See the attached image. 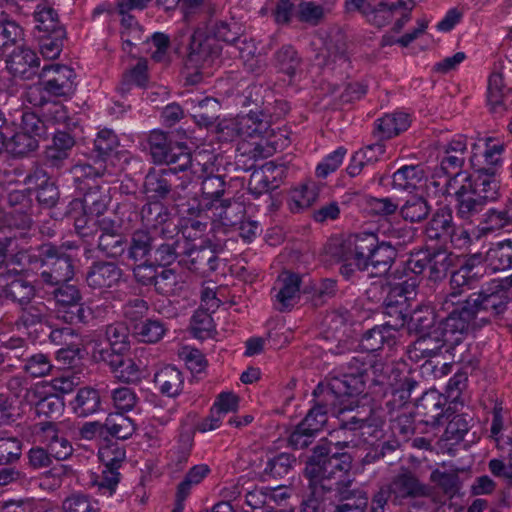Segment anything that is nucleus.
<instances>
[{
	"label": "nucleus",
	"instance_id": "nucleus-52",
	"mask_svg": "<svg viewBox=\"0 0 512 512\" xmlns=\"http://www.w3.org/2000/svg\"><path fill=\"white\" fill-rule=\"evenodd\" d=\"M161 271L158 273L155 289L159 294L170 296L175 295L181 286V276L176 272L175 268L160 267Z\"/></svg>",
	"mask_w": 512,
	"mask_h": 512
},
{
	"label": "nucleus",
	"instance_id": "nucleus-40",
	"mask_svg": "<svg viewBox=\"0 0 512 512\" xmlns=\"http://www.w3.org/2000/svg\"><path fill=\"white\" fill-rule=\"evenodd\" d=\"M99 392L91 387L80 388L74 401V411L81 417L89 416L100 408Z\"/></svg>",
	"mask_w": 512,
	"mask_h": 512
},
{
	"label": "nucleus",
	"instance_id": "nucleus-9",
	"mask_svg": "<svg viewBox=\"0 0 512 512\" xmlns=\"http://www.w3.org/2000/svg\"><path fill=\"white\" fill-rule=\"evenodd\" d=\"M221 49L215 38L197 29L190 36L187 65L196 69L210 67L219 58Z\"/></svg>",
	"mask_w": 512,
	"mask_h": 512
},
{
	"label": "nucleus",
	"instance_id": "nucleus-11",
	"mask_svg": "<svg viewBox=\"0 0 512 512\" xmlns=\"http://www.w3.org/2000/svg\"><path fill=\"white\" fill-rule=\"evenodd\" d=\"M285 175L286 166L284 164L267 162L258 169H254L248 182V190L255 197H259L277 189Z\"/></svg>",
	"mask_w": 512,
	"mask_h": 512
},
{
	"label": "nucleus",
	"instance_id": "nucleus-26",
	"mask_svg": "<svg viewBox=\"0 0 512 512\" xmlns=\"http://www.w3.org/2000/svg\"><path fill=\"white\" fill-rule=\"evenodd\" d=\"M367 294L377 302H382L384 307L407 306L408 297L405 288L401 284L391 286L388 283L373 284Z\"/></svg>",
	"mask_w": 512,
	"mask_h": 512
},
{
	"label": "nucleus",
	"instance_id": "nucleus-17",
	"mask_svg": "<svg viewBox=\"0 0 512 512\" xmlns=\"http://www.w3.org/2000/svg\"><path fill=\"white\" fill-rule=\"evenodd\" d=\"M348 248H351L352 256H374L376 252H382L386 256L396 254L395 248L389 242H379L377 235L369 232L349 235Z\"/></svg>",
	"mask_w": 512,
	"mask_h": 512
},
{
	"label": "nucleus",
	"instance_id": "nucleus-54",
	"mask_svg": "<svg viewBox=\"0 0 512 512\" xmlns=\"http://www.w3.org/2000/svg\"><path fill=\"white\" fill-rule=\"evenodd\" d=\"M312 293V302L314 306H320L332 299L337 293V282L334 279L325 278L318 284L311 287H305L304 293Z\"/></svg>",
	"mask_w": 512,
	"mask_h": 512
},
{
	"label": "nucleus",
	"instance_id": "nucleus-27",
	"mask_svg": "<svg viewBox=\"0 0 512 512\" xmlns=\"http://www.w3.org/2000/svg\"><path fill=\"white\" fill-rule=\"evenodd\" d=\"M119 145L117 135L110 129H102L94 139V147L91 150L90 158L94 166L105 165L106 161L115 153Z\"/></svg>",
	"mask_w": 512,
	"mask_h": 512
},
{
	"label": "nucleus",
	"instance_id": "nucleus-23",
	"mask_svg": "<svg viewBox=\"0 0 512 512\" xmlns=\"http://www.w3.org/2000/svg\"><path fill=\"white\" fill-rule=\"evenodd\" d=\"M461 183V186L455 191L457 216L461 219L468 220L483 210L489 196H475L471 193V189L465 182Z\"/></svg>",
	"mask_w": 512,
	"mask_h": 512
},
{
	"label": "nucleus",
	"instance_id": "nucleus-62",
	"mask_svg": "<svg viewBox=\"0 0 512 512\" xmlns=\"http://www.w3.org/2000/svg\"><path fill=\"white\" fill-rule=\"evenodd\" d=\"M125 458V449L119 447L117 442L108 443L99 449V459L108 469H119Z\"/></svg>",
	"mask_w": 512,
	"mask_h": 512
},
{
	"label": "nucleus",
	"instance_id": "nucleus-57",
	"mask_svg": "<svg viewBox=\"0 0 512 512\" xmlns=\"http://www.w3.org/2000/svg\"><path fill=\"white\" fill-rule=\"evenodd\" d=\"M105 336L109 347L116 348L117 351L129 352L130 341L128 328L121 324H111L106 327Z\"/></svg>",
	"mask_w": 512,
	"mask_h": 512
},
{
	"label": "nucleus",
	"instance_id": "nucleus-13",
	"mask_svg": "<svg viewBox=\"0 0 512 512\" xmlns=\"http://www.w3.org/2000/svg\"><path fill=\"white\" fill-rule=\"evenodd\" d=\"M155 251L161 256L176 255L173 244L164 243L148 229H137L131 235L129 256H148Z\"/></svg>",
	"mask_w": 512,
	"mask_h": 512
},
{
	"label": "nucleus",
	"instance_id": "nucleus-36",
	"mask_svg": "<svg viewBox=\"0 0 512 512\" xmlns=\"http://www.w3.org/2000/svg\"><path fill=\"white\" fill-rule=\"evenodd\" d=\"M278 281L282 283V287L276 295L277 301L281 304L280 311L291 307L293 299L300 290L301 277L297 273L283 271L278 276Z\"/></svg>",
	"mask_w": 512,
	"mask_h": 512
},
{
	"label": "nucleus",
	"instance_id": "nucleus-6",
	"mask_svg": "<svg viewBox=\"0 0 512 512\" xmlns=\"http://www.w3.org/2000/svg\"><path fill=\"white\" fill-rule=\"evenodd\" d=\"M365 390V380L362 376H355L347 372L330 374L327 384L319 383L313 391V396H325L329 401H335L338 405L345 398H354Z\"/></svg>",
	"mask_w": 512,
	"mask_h": 512
},
{
	"label": "nucleus",
	"instance_id": "nucleus-58",
	"mask_svg": "<svg viewBox=\"0 0 512 512\" xmlns=\"http://www.w3.org/2000/svg\"><path fill=\"white\" fill-rule=\"evenodd\" d=\"M120 362L112 371L115 378L124 383H137L142 379L141 367L132 358L124 355Z\"/></svg>",
	"mask_w": 512,
	"mask_h": 512
},
{
	"label": "nucleus",
	"instance_id": "nucleus-34",
	"mask_svg": "<svg viewBox=\"0 0 512 512\" xmlns=\"http://www.w3.org/2000/svg\"><path fill=\"white\" fill-rule=\"evenodd\" d=\"M431 210L427 200L420 195L409 194L404 203L400 205L399 212L405 221L420 222L429 215Z\"/></svg>",
	"mask_w": 512,
	"mask_h": 512
},
{
	"label": "nucleus",
	"instance_id": "nucleus-51",
	"mask_svg": "<svg viewBox=\"0 0 512 512\" xmlns=\"http://www.w3.org/2000/svg\"><path fill=\"white\" fill-rule=\"evenodd\" d=\"M39 42V49L44 58L56 59L62 49L63 42L66 38V30L56 31V35H41L36 36Z\"/></svg>",
	"mask_w": 512,
	"mask_h": 512
},
{
	"label": "nucleus",
	"instance_id": "nucleus-38",
	"mask_svg": "<svg viewBox=\"0 0 512 512\" xmlns=\"http://www.w3.org/2000/svg\"><path fill=\"white\" fill-rule=\"evenodd\" d=\"M409 125L407 114L402 112L387 114L377 121L376 133L381 139H389L405 131Z\"/></svg>",
	"mask_w": 512,
	"mask_h": 512
},
{
	"label": "nucleus",
	"instance_id": "nucleus-7",
	"mask_svg": "<svg viewBox=\"0 0 512 512\" xmlns=\"http://www.w3.org/2000/svg\"><path fill=\"white\" fill-rule=\"evenodd\" d=\"M507 290L498 284L479 293H474L467 299L471 308L475 309V316L479 322H489L491 317L502 314L508 304Z\"/></svg>",
	"mask_w": 512,
	"mask_h": 512
},
{
	"label": "nucleus",
	"instance_id": "nucleus-48",
	"mask_svg": "<svg viewBox=\"0 0 512 512\" xmlns=\"http://www.w3.org/2000/svg\"><path fill=\"white\" fill-rule=\"evenodd\" d=\"M423 171L415 165L403 166L393 174L392 186L395 189L411 191L422 179Z\"/></svg>",
	"mask_w": 512,
	"mask_h": 512
},
{
	"label": "nucleus",
	"instance_id": "nucleus-14",
	"mask_svg": "<svg viewBox=\"0 0 512 512\" xmlns=\"http://www.w3.org/2000/svg\"><path fill=\"white\" fill-rule=\"evenodd\" d=\"M8 71L23 80H30L39 73L40 59L30 48H15L6 61Z\"/></svg>",
	"mask_w": 512,
	"mask_h": 512
},
{
	"label": "nucleus",
	"instance_id": "nucleus-15",
	"mask_svg": "<svg viewBox=\"0 0 512 512\" xmlns=\"http://www.w3.org/2000/svg\"><path fill=\"white\" fill-rule=\"evenodd\" d=\"M236 118L241 138L261 136L262 139L266 138L265 144L267 146L271 145L274 150L276 149L278 142L269 139L270 136L273 135V131H270L271 115L263 111H251L248 114L237 116Z\"/></svg>",
	"mask_w": 512,
	"mask_h": 512
},
{
	"label": "nucleus",
	"instance_id": "nucleus-53",
	"mask_svg": "<svg viewBox=\"0 0 512 512\" xmlns=\"http://www.w3.org/2000/svg\"><path fill=\"white\" fill-rule=\"evenodd\" d=\"M64 401L58 394H49L41 397L35 403V412L38 416L56 419L64 410Z\"/></svg>",
	"mask_w": 512,
	"mask_h": 512
},
{
	"label": "nucleus",
	"instance_id": "nucleus-46",
	"mask_svg": "<svg viewBox=\"0 0 512 512\" xmlns=\"http://www.w3.org/2000/svg\"><path fill=\"white\" fill-rule=\"evenodd\" d=\"M24 33L21 26L14 20H0V53L5 54L7 50L23 41Z\"/></svg>",
	"mask_w": 512,
	"mask_h": 512
},
{
	"label": "nucleus",
	"instance_id": "nucleus-49",
	"mask_svg": "<svg viewBox=\"0 0 512 512\" xmlns=\"http://www.w3.org/2000/svg\"><path fill=\"white\" fill-rule=\"evenodd\" d=\"M43 117H45L48 127L61 124L64 125V130L77 127V122L68 115L66 107L57 102L50 103L45 107Z\"/></svg>",
	"mask_w": 512,
	"mask_h": 512
},
{
	"label": "nucleus",
	"instance_id": "nucleus-2",
	"mask_svg": "<svg viewBox=\"0 0 512 512\" xmlns=\"http://www.w3.org/2000/svg\"><path fill=\"white\" fill-rule=\"evenodd\" d=\"M107 172L106 165L92 166L90 163H80L70 169L75 190L81 198L70 202L75 211H82L92 216H100L108 208L110 197L105 189L99 185L97 178L103 177Z\"/></svg>",
	"mask_w": 512,
	"mask_h": 512
},
{
	"label": "nucleus",
	"instance_id": "nucleus-24",
	"mask_svg": "<svg viewBox=\"0 0 512 512\" xmlns=\"http://www.w3.org/2000/svg\"><path fill=\"white\" fill-rule=\"evenodd\" d=\"M352 468L343 473L337 479H331L335 483V501L337 503H351L367 506L368 497L366 492L359 488H352L354 479L350 478Z\"/></svg>",
	"mask_w": 512,
	"mask_h": 512
},
{
	"label": "nucleus",
	"instance_id": "nucleus-43",
	"mask_svg": "<svg viewBox=\"0 0 512 512\" xmlns=\"http://www.w3.org/2000/svg\"><path fill=\"white\" fill-rule=\"evenodd\" d=\"M244 148V151L241 152L236 158V167L239 170L243 171H254L256 168V162L259 159L267 158L271 155V149L265 147L263 143H255L253 147L249 149L245 148V145L238 148V151H241Z\"/></svg>",
	"mask_w": 512,
	"mask_h": 512
},
{
	"label": "nucleus",
	"instance_id": "nucleus-20",
	"mask_svg": "<svg viewBox=\"0 0 512 512\" xmlns=\"http://www.w3.org/2000/svg\"><path fill=\"white\" fill-rule=\"evenodd\" d=\"M187 103L190 105L191 115L195 123L199 126L209 127L220 117L221 104L214 97L190 99Z\"/></svg>",
	"mask_w": 512,
	"mask_h": 512
},
{
	"label": "nucleus",
	"instance_id": "nucleus-22",
	"mask_svg": "<svg viewBox=\"0 0 512 512\" xmlns=\"http://www.w3.org/2000/svg\"><path fill=\"white\" fill-rule=\"evenodd\" d=\"M396 344V333L389 325L381 324L367 330L361 338L360 346L366 352H375L385 346L391 348Z\"/></svg>",
	"mask_w": 512,
	"mask_h": 512
},
{
	"label": "nucleus",
	"instance_id": "nucleus-44",
	"mask_svg": "<svg viewBox=\"0 0 512 512\" xmlns=\"http://www.w3.org/2000/svg\"><path fill=\"white\" fill-rule=\"evenodd\" d=\"M452 214L449 208L443 207L436 211L430 220L426 232L430 238L451 236L453 232Z\"/></svg>",
	"mask_w": 512,
	"mask_h": 512
},
{
	"label": "nucleus",
	"instance_id": "nucleus-1",
	"mask_svg": "<svg viewBox=\"0 0 512 512\" xmlns=\"http://www.w3.org/2000/svg\"><path fill=\"white\" fill-rule=\"evenodd\" d=\"M353 467V456L345 451H333V444L321 440L310 450L303 470L308 481L302 490L299 512H323V496L331 490L327 484Z\"/></svg>",
	"mask_w": 512,
	"mask_h": 512
},
{
	"label": "nucleus",
	"instance_id": "nucleus-3",
	"mask_svg": "<svg viewBox=\"0 0 512 512\" xmlns=\"http://www.w3.org/2000/svg\"><path fill=\"white\" fill-rule=\"evenodd\" d=\"M334 416L338 420V428L349 431H361L362 435L374 438L382 436L385 419L382 409L375 405H359L358 401L351 400L347 404L343 401L336 406Z\"/></svg>",
	"mask_w": 512,
	"mask_h": 512
},
{
	"label": "nucleus",
	"instance_id": "nucleus-59",
	"mask_svg": "<svg viewBox=\"0 0 512 512\" xmlns=\"http://www.w3.org/2000/svg\"><path fill=\"white\" fill-rule=\"evenodd\" d=\"M125 351H117L102 343H96L92 350V358L96 363H104L109 366L111 372L119 365L121 358L126 355Z\"/></svg>",
	"mask_w": 512,
	"mask_h": 512
},
{
	"label": "nucleus",
	"instance_id": "nucleus-39",
	"mask_svg": "<svg viewBox=\"0 0 512 512\" xmlns=\"http://www.w3.org/2000/svg\"><path fill=\"white\" fill-rule=\"evenodd\" d=\"M105 438L110 435L116 439L125 440L133 435L136 425L133 420L117 413L109 415L104 423Z\"/></svg>",
	"mask_w": 512,
	"mask_h": 512
},
{
	"label": "nucleus",
	"instance_id": "nucleus-29",
	"mask_svg": "<svg viewBox=\"0 0 512 512\" xmlns=\"http://www.w3.org/2000/svg\"><path fill=\"white\" fill-rule=\"evenodd\" d=\"M2 141L4 142L3 150L18 158L28 156L39 148V140L24 131L15 133L10 138H6L2 133Z\"/></svg>",
	"mask_w": 512,
	"mask_h": 512
},
{
	"label": "nucleus",
	"instance_id": "nucleus-25",
	"mask_svg": "<svg viewBox=\"0 0 512 512\" xmlns=\"http://www.w3.org/2000/svg\"><path fill=\"white\" fill-rule=\"evenodd\" d=\"M176 173L172 169H151L144 181L146 192L162 199L166 198L176 180Z\"/></svg>",
	"mask_w": 512,
	"mask_h": 512
},
{
	"label": "nucleus",
	"instance_id": "nucleus-10",
	"mask_svg": "<svg viewBox=\"0 0 512 512\" xmlns=\"http://www.w3.org/2000/svg\"><path fill=\"white\" fill-rule=\"evenodd\" d=\"M447 398L435 389H430L415 398L417 414L422 416V422L433 427L443 424L442 419H449L454 412L449 405L446 409Z\"/></svg>",
	"mask_w": 512,
	"mask_h": 512
},
{
	"label": "nucleus",
	"instance_id": "nucleus-63",
	"mask_svg": "<svg viewBox=\"0 0 512 512\" xmlns=\"http://www.w3.org/2000/svg\"><path fill=\"white\" fill-rule=\"evenodd\" d=\"M470 421H472V418L467 419L464 414L453 415L445 429L446 440L462 441L470 429Z\"/></svg>",
	"mask_w": 512,
	"mask_h": 512
},
{
	"label": "nucleus",
	"instance_id": "nucleus-30",
	"mask_svg": "<svg viewBox=\"0 0 512 512\" xmlns=\"http://www.w3.org/2000/svg\"><path fill=\"white\" fill-rule=\"evenodd\" d=\"M50 319L49 310L43 302L31 305H25L16 321L18 328L23 327L26 330H37V327L48 325Z\"/></svg>",
	"mask_w": 512,
	"mask_h": 512
},
{
	"label": "nucleus",
	"instance_id": "nucleus-16",
	"mask_svg": "<svg viewBox=\"0 0 512 512\" xmlns=\"http://www.w3.org/2000/svg\"><path fill=\"white\" fill-rule=\"evenodd\" d=\"M476 320L475 309L471 308L466 299L465 304L449 311L448 315L439 323L447 334L458 339L459 345L462 343L463 335L468 331L471 323Z\"/></svg>",
	"mask_w": 512,
	"mask_h": 512
},
{
	"label": "nucleus",
	"instance_id": "nucleus-37",
	"mask_svg": "<svg viewBox=\"0 0 512 512\" xmlns=\"http://www.w3.org/2000/svg\"><path fill=\"white\" fill-rule=\"evenodd\" d=\"M140 218L146 227L156 229L168 223L172 214L170 209L160 201L148 202L140 210Z\"/></svg>",
	"mask_w": 512,
	"mask_h": 512
},
{
	"label": "nucleus",
	"instance_id": "nucleus-47",
	"mask_svg": "<svg viewBox=\"0 0 512 512\" xmlns=\"http://www.w3.org/2000/svg\"><path fill=\"white\" fill-rule=\"evenodd\" d=\"M503 77L499 73H493L488 81V104L492 113L501 114L506 110Z\"/></svg>",
	"mask_w": 512,
	"mask_h": 512
},
{
	"label": "nucleus",
	"instance_id": "nucleus-19",
	"mask_svg": "<svg viewBox=\"0 0 512 512\" xmlns=\"http://www.w3.org/2000/svg\"><path fill=\"white\" fill-rule=\"evenodd\" d=\"M162 154L156 155L153 153L151 156L155 163L173 165L171 168L174 171H184L191 164V154L187 146L183 143L170 141L160 149Z\"/></svg>",
	"mask_w": 512,
	"mask_h": 512
},
{
	"label": "nucleus",
	"instance_id": "nucleus-60",
	"mask_svg": "<svg viewBox=\"0 0 512 512\" xmlns=\"http://www.w3.org/2000/svg\"><path fill=\"white\" fill-rule=\"evenodd\" d=\"M99 250L106 256H121L126 248L122 236L112 229V232H103L98 240Z\"/></svg>",
	"mask_w": 512,
	"mask_h": 512
},
{
	"label": "nucleus",
	"instance_id": "nucleus-42",
	"mask_svg": "<svg viewBox=\"0 0 512 512\" xmlns=\"http://www.w3.org/2000/svg\"><path fill=\"white\" fill-rule=\"evenodd\" d=\"M436 315L434 310L429 306H421L416 308L410 315L408 321V329L410 333L418 336L435 327Z\"/></svg>",
	"mask_w": 512,
	"mask_h": 512
},
{
	"label": "nucleus",
	"instance_id": "nucleus-33",
	"mask_svg": "<svg viewBox=\"0 0 512 512\" xmlns=\"http://www.w3.org/2000/svg\"><path fill=\"white\" fill-rule=\"evenodd\" d=\"M213 206L216 210L215 216L224 227L234 229L245 218L246 210L241 202L222 200L218 205L213 204Z\"/></svg>",
	"mask_w": 512,
	"mask_h": 512
},
{
	"label": "nucleus",
	"instance_id": "nucleus-45",
	"mask_svg": "<svg viewBox=\"0 0 512 512\" xmlns=\"http://www.w3.org/2000/svg\"><path fill=\"white\" fill-rule=\"evenodd\" d=\"M4 297L17 302L21 306L28 305L35 295L34 286L26 280L14 279L3 289Z\"/></svg>",
	"mask_w": 512,
	"mask_h": 512
},
{
	"label": "nucleus",
	"instance_id": "nucleus-61",
	"mask_svg": "<svg viewBox=\"0 0 512 512\" xmlns=\"http://www.w3.org/2000/svg\"><path fill=\"white\" fill-rule=\"evenodd\" d=\"M210 35L216 39V41H223L226 43L234 44L242 35V29L236 22H216L210 29Z\"/></svg>",
	"mask_w": 512,
	"mask_h": 512
},
{
	"label": "nucleus",
	"instance_id": "nucleus-31",
	"mask_svg": "<svg viewBox=\"0 0 512 512\" xmlns=\"http://www.w3.org/2000/svg\"><path fill=\"white\" fill-rule=\"evenodd\" d=\"M34 19L36 22L35 36L56 35V31L65 30L58 19V13L46 4L37 6Z\"/></svg>",
	"mask_w": 512,
	"mask_h": 512
},
{
	"label": "nucleus",
	"instance_id": "nucleus-4",
	"mask_svg": "<svg viewBox=\"0 0 512 512\" xmlns=\"http://www.w3.org/2000/svg\"><path fill=\"white\" fill-rule=\"evenodd\" d=\"M39 83L31 87L28 92L29 102L33 105H44L46 100L43 96L37 100L34 96L41 91L54 97L71 96L76 89L74 82L76 74L74 70L66 65L50 64L45 65L39 74Z\"/></svg>",
	"mask_w": 512,
	"mask_h": 512
},
{
	"label": "nucleus",
	"instance_id": "nucleus-64",
	"mask_svg": "<svg viewBox=\"0 0 512 512\" xmlns=\"http://www.w3.org/2000/svg\"><path fill=\"white\" fill-rule=\"evenodd\" d=\"M22 368L32 377H43L50 372L52 365L47 355L38 353L33 355L29 354L28 357L25 358Z\"/></svg>",
	"mask_w": 512,
	"mask_h": 512
},
{
	"label": "nucleus",
	"instance_id": "nucleus-18",
	"mask_svg": "<svg viewBox=\"0 0 512 512\" xmlns=\"http://www.w3.org/2000/svg\"><path fill=\"white\" fill-rule=\"evenodd\" d=\"M121 275V269L114 262L98 261L87 272L86 281L93 289L111 288Z\"/></svg>",
	"mask_w": 512,
	"mask_h": 512
},
{
	"label": "nucleus",
	"instance_id": "nucleus-12",
	"mask_svg": "<svg viewBox=\"0 0 512 512\" xmlns=\"http://www.w3.org/2000/svg\"><path fill=\"white\" fill-rule=\"evenodd\" d=\"M458 346V339L452 338L442 329L440 323H437L431 330L421 334L414 342V348L424 357H434L439 355L444 349L446 353L452 354Z\"/></svg>",
	"mask_w": 512,
	"mask_h": 512
},
{
	"label": "nucleus",
	"instance_id": "nucleus-5",
	"mask_svg": "<svg viewBox=\"0 0 512 512\" xmlns=\"http://www.w3.org/2000/svg\"><path fill=\"white\" fill-rule=\"evenodd\" d=\"M379 490L395 506H402L408 504V501L430 495L429 486L423 483L414 472L403 467L383 483Z\"/></svg>",
	"mask_w": 512,
	"mask_h": 512
},
{
	"label": "nucleus",
	"instance_id": "nucleus-41",
	"mask_svg": "<svg viewBox=\"0 0 512 512\" xmlns=\"http://www.w3.org/2000/svg\"><path fill=\"white\" fill-rule=\"evenodd\" d=\"M274 61L276 67L290 78L295 76L302 64L298 52L291 45H284L278 49L274 54Z\"/></svg>",
	"mask_w": 512,
	"mask_h": 512
},
{
	"label": "nucleus",
	"instance_id": "nucleus-21",
	"mask_svg": "<svg viewBox=\"0 0 512 512\" xmlns=\"http://www.w3.org/2000/svg\"><path fill=\"white\" fill-rule=\"evenodd\" d=\"M314 397L315 401L313 407L299 424L301 427L308 429V431L318 433L327 423L328 413L331 412L334 415L337 403L335 401H329L325 396Z\"/></svg>",
	"mask_w": 512,
	"mask_h": 512
},
{
	"label": "nucleus",
	"instance_id": "nucleus-56",
	"mask_svg": "<svg viewBox=\"0 0 512 512\" xmlns=\"http://www.w3.org/2000/svg\"><path fill=\"white\" fill-rule=\"evenodd\" d=\"M208 311L204 307H200L192 317L191 329L193 335L197 338L211 337L212 333L215 332L214 321Z\"/></svg>",
	"mask_w": 512,
	"mask_h": 512
},
{
	"label": "nucleus",
	"instance_id": "nucleus-50",
	"mask_svg": "<svg viewBox=\"0 0 512 512\" xmlns=\"http://www.w3.org/2000/svg\"><path fill=\"white\" fill-rule=\"evenodd\" d=\"M134 333L146 343L158 342L164 335L166 328L160 320L147 319L133 326Z\"/></svg>",
	"mask_w": 512,
	"mask_h": 512
},
{
	"label": "nucleus",
	"instance_id": "nucleus-32",
	"mask_svg": "<svg viewBox=\"0 0 512 512\" xmlns=\"http://www.w3.org/2000/svg\"><path fill=\"white\" fill-rule=\"evenodd\" d=\"M296 464L293 454L283 452L269 459L264 471L275 479L287 481L293 478Z\"/></svg>",
	"mask_w": 512,
	"mask_h": 512
},
{
	"label": "nucleus",
	"instance_id": "nucleus-55",
	"mask_svg": "<svg viewBox=\"0 0 512 512\" xmlns=\"http://www.w3.org/2000/svg\"><path fill=\"white\" fill-rule=\"evenodd\" d=\"M22 131L35 138L45 139L48 136L49 127L47 125L45 117L38 115L33 111H26L22 115L21 123Z\"/></svg>",
	"mask_w": 512,
	"mask_h": 512
},
{
	"label": "nucleus",
	"instance_id": "nucleus-28",
	"mask_svg": "<svg viewBox=\"0 0 512 512\" xmlns=\"http://www.w3.org/2000/svg\"><path fill=\"white\" fill-rule=\"evenodd\" d=\"M154 382L162 394L175 397L182 391L184 379L180 370L168 365L154 375Z\"/></svg>",
	"mask_w": 512,
	"mask_h": 512
},
{
	"label": "nucleus",
	"instance_id": "nucleus-35",
	"mask_svg": "<svg viewBox=\"0 0 512 512\" xmlns=\"http://www.w3.org/2000/svg\"><path fill=\"white\" fill-rule=\"evenodd\" d=\"M319 189L314 182L302 184L300 187L291 191L288 202L289 209L293 213H300L310 208L317 200Z\"/></svg>",
	"mask_w": 512,
	"mask_h": 512
},
{
	"label": "nucleus",
	"instance_id": "nucleus-8",
	"mask_svg": "<svg viewBox=\"0 0 512 512\" xmlns=\"http://www.w3.org/2000/svg\"><path fill=\"white\" fill-rule=\"evenodd\" d=\"M495 169L483 167L474 176L465 172H457L447 183L448 188H455L459 182H465L471 189V193L478 197L489 196L488 202L496 201L499 198V183L495 180Z\"/></svg>",
	"mask_w": 512,
	"mask_h": 512
}]
</instances>
